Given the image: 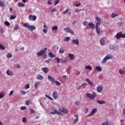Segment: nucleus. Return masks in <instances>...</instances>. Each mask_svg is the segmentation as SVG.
<instances>
[{
    "label": "nucleus",
    "instance_id": "1",
    "mask_svg": "<svg viewBox=\"0 0 125 125\" xmlns=\"http://www.w3.org/2000/svg\"><path fill=\"white\" fill-rule=\"evenodd\" d=\"M114 58V56L111 54H108L106 55L105 57L101 61V64H105V63L107 62L108 60H111Z\"/></svg>",
    "mask_w": 125,
    "mask_h": 125
},
{
    "label": "nucleus",
    "instance_id": "2",
    "mask_svg": "<svg viewBox=\"0 0 125 125\" xmlns=\"http://www.w3.org/2000/svg\"><path fill=\"white\" fill-rule=\"evenodd\" d=\"M23 26L24 27V28H27L28 31H30V32H33V31H35V30H36V26L34 25H30V24H29V23H24L23 24Z\"/></svg>",
    "mask_w": 125,
    "mask_h": 125
},
{
    "label": "nucleus",
    "instance_id": "3",
    "mask_svg": "<svg viewBox=\"0 0 125 125\" xmlns=\"http://www.w3.org/2000/svg\"><path fill=\"white\" fill-rule=\"evenodd\" d=\"M46 50H47V48L45 47L42 50H41L39 52L36 53V55L37 57H41V56H42V55L45 54V52H46Z\"/></svg>",
    "mask_w": 125,
    "mask_h": 125
},
{
    "label": "nucleus",
    "instance_id": "4",
    "mask_svg": "<svg viewBox=\"0 0 125 125\" xmlns=\"http://www.w3.org/2000/svg\"><path fill=\"white\" fill-rule=\"evenodd\" d=\"M86 96H87L89 99L93 100V99H94V98H95L97 96L96 93L94 92H93L92 94L87 93H86Z\"/></svg>",
    "mask_w": 125,
    "mask_h": 125
},
{
    "label": "nucleus",
    "instance_id": "5",
    "mask_svg": "<svg viewBox=\"0 0 125 125\" xmlns=\"http://www.w3.org/2000/svg\"><path fill=\"white\" fill-rule=\"evenodd\" d=\"M63 31H64L65 33H69L71 35H74V31H73V30L71 29L70 28H64Z\"/></svg>",
    "mask_w": 125,
    "mask_h": 125
},
{
    "label": "nucleus",
    "instance_id": "6",
    "mask_svg": "<svg viewBox=\"0 0 125 125\" xmlns=\"http://www.w3.org/2000/svg\"><path fill=\"white\" fill-rule=\"evenodd\" d=\"M28 19L29 21H36L37 20V16L30 15L28 16Z\"/></svg>",
    "mask_w": 125,
    "mask_h": 125
},
{
    "label": "nucleus",
    "instance_id": "7",
    "mask_svg": "<svg viewBox=\"0 0 125 125\" xmlns=\"http://www.w3.org/2000/svg\"><path fill=\"white\" fill-rule=\"evenodd\" d=\"M85 81H86V83H88V84L90 85V86H91V87H94V83L93 82H92V81H91L90 80H89V79L86 78L85 79Z\"/></svg>",
    "mask_w": 125,
    "mask_h": 125
},
{
    "label": "nucleus",
    "instance_id": "8",
    "mask_svg": "<svg viewBox=\"0 0 125 125\" xmlns=\"http://www.w3.org/2000/svg\"><path fill=\"white\" fill-rule=\"evenodd\" d=\"M102 125H114L112 122L109 120H106L102 123Z\"/></svg>",
    "mask_w": 125,
    "mask_h": 125
},
{
    "label": "nucleus",
    "instance_id": "9",
    "mask_svg": "<svg viewBox=\"0 0 125 125\" xmlns=\"http://www.w3.org/2000/svg\"><path fill=\"white\" fill-rule=\"evenodd\" d=\"M61 62L62 64H65L66 63H68L69 62V59L65 58L64 57H62L61 59Z\"/></svg>",
    "mask_w": 125,
    "mask_h": 125
},
{
    "label": "nucleus",
    "instance_id": "10",
    "mask_svg": "<svg viewBox=\"0 0 125 125\" xmlns=\"http://www.w3.org/2000/svg\"><path fill=\"white\" fill-rule=\"evenodd\" d=\"M72 43L75 45H79L80 44V41L78 39L72 40Z\"/></svg>",
    "mask_w": 125,
    "mask_h": 125
},
{
    "label": "nucleus",
    "instance_id": "11",
    "mask_svg": "<svg viewBox=\"0 0 125 125\" xmlns=\"http://www.w3.org/2000/svg\"><path fill=\"white\" fill-rule=\"evenodd\" d=\"M103 88H104V87L103 86H98L97 87V91L99 93H101V92H102L103 91Z\"/></svg>",
    "mask_w": 125,
    "mask_h": 125
},
{
    "label": "nucleus",
    "instance_id": "12",
    "mask_svg": "<svg viewBox=\"0 0 125 125\" xmlns=\"http://www.w3.org/2000/svg\"><path fill=\"white\" fill-rule=\"evenodd\" d=\"M48 80L49 82H51L52 83H54V82H55V79L50 75L48 76Z\"/></svg>",
    "mask_w": 125,
    "mask_h": 125
},
{
    "label": "nucleus",
    "instance_id": "13",
    "mask_svg": "<svg viewBox=\"0 0 125 125\" xmlns=\"http://www.w3.org/2000/svg\"><path fill=\"white\" fill-rule=\"evenodd\" d=\"M59 112H62V113H64V114H68V109H66L63 108H60L59 109Z\"/></svg>",
    "mask_w": 125,
    "mask_h": 125
},
{
    "label": "nucleus",
    "instance_id": "14",
    "mask_svg": "<svg viewBox=\"0 0 125 125\" xmlns=\"http://www.w3.org/2000/svg\"><path fill=\"white\" fill-rule=\"evenodd\" d=\"M6 74L7 75V76H10L11 77V76L13 75V72L9 69H8L6 71Z\"/></svg>",
    "mask_w": 125,
    "mask_h": 125
},
{
    "label": "nucleus",
    "instance_id": "15",
    "mask_svg": "<svg viewBox=\"0 0 125 125\" xmlns=\"http://www.w3.org/2000/svg\"><path fill=\"white\" fill-rule=\"evenodd\" d=\"M68 57H69L70 60H75V55H74L73 54H69Z\"/></svg>",
    "mask_w": 125,
    "mask_h": 125
},
{
    "label": "nucleus",
    "instance_id": "16",
    "mask_svg": "<svg viewBox=\"0 0 125 125\" xmlns=\"http://www.w3.org/2000/svg\"><path fill=\"white\" fill-rule=\"evenodd\" d=\"M115 38H116L117 40H120V39L122 38V32L118 33L115 36Z\"/></svg>",
    "mask_w": 125,
    "mask_h": 125
},
{
    "label": "nucleus",
    "instance_id": "17",
    "mask_svg": "<svg viewBox=\"0 0 125 125\" xmlns=\"http://www.w3.org/2000/svg\"><path fill=\"white\" fill-rule=\"evenodd\" d=\"M74 117L76 118L75 120L73 121V123L77 124V123L78 122V121H79V115H78V114H75L74 115Z\"/></svg>",
    "mask_w": 125,
    "mask_h": 125
},
{
    "label": "nucleus",
    "instance_id": "18",
    "mask_svg": "<svg viewBox=\"0 0 125 125\" xmlns=\"http://www.w3.org/2000/svg\"><path fill=\"white\" fill-rule=\"evenodd\" d=\"M53 98L55 99V100H56L57 98H58V93L56 92H54L53 93Z\"/></svg>",
    "mask_w": 125,
    "mask_h": 125
},
{
    "label": "nucleus",
    "instance_id": "19",
    "mask_svg": "<svg viewBox=\"0 0 125 125\" xmlns=\"http://www.w3.org/2000/svg\"><path fill=\"white\" fill-rule=\"evenodd\" d=\"M44 100V99H43V98H40L39 99L38 101L39 102H40L41 106H43V104H42V103H43Z\"/></svg>",
    "mask_w": 125,
    "mask_h": 125
},
{
    "label": "nucleus",
    "instance_id": "20",
    "mask_svg": "<svg viewBox=\"0 0 125 125\" xmlns=\"http://www.w3.org/2000/svg\"><path fill=\"white\" fill-rule=\"evenodd\" d=\"M65 52V48L63 47H61L59 49V53L63 54Z\"/></svg>",
    "mask_w": 125,
    "mask_h": 125
},
{
    "label": "nucleus",
    "instance_id": "21",
    "mask_svg": "<svg viewBox=\"0 0 125 125\" xmlns=\"http://www.w3.org/2000/svg\"><path fill=\"white\" fill-rule=\"evenodd\" d=\"M42 70L45 74H46V73H48V71H49L47 67H42Z\"/></svg>",
    "mask_w": 125,
    "mask_h": 125
},
{
    "label": "nucleus",
    "instance_id": "22",
    "mask_svg": "<svg viewBox=\"0 0 125 125\" xmlns=\"http://www.w3.org/2000/svg\"><path fill=\"white\" fill-rule=\"evenodd\" d=\"M51 114H52V115H55V114H57V115H61L62 113L56 110H54V112H51Z\"/></svg>",
    "mask_w": 125,
    "mask_h": 125
},
{
    "label": "nucleus",
    "instance_id": "23",
    "mask_svg": "<svg viewBox=\"0 0 125 125\" xmlns=\"http://www.w3.org/2000/svg\"><path fill=\"white\" fill-rule=\"evenodd\" d=\"M36 79L39 80V81H42V80L43 79V77L40 74H38L36 77Z\"/></svg>",
    "mask_w": 125,
    "mask_h": 125
},
{
    "label": "nucleus",
    "instance_id": "24",
    "mask_svg": "<svg viewBox=\"0 0 125 125\" xmlns=\"http://www.w3.org/2000/svg\"><path fill=\"white\" fill-rule=\"evenodd\" d=\"M5 96V92L3 91H1L0 92V98L1 99V98H3Z\"/></svg>",
    "mask_w": 125,
    "mask_h": 125
},
{
    "label": "nucleus",
    "instance_id": "25",
    "mask_svg": "<svg viewBox=\"0 0 125 125\" xmlns=\"http://www.w3.org/2000/svg\"><path fill=\"white\" fill-rule=\"evenodd\" d=\"M48 55L50 56L51 58H54V57H56V55L52 53V52H49Z\"/></svg>",
    "mask_w": 125,
    "mask_h": 125
},
{
    "label": "nucleus",
    "instance_id": "26",
    "mask_svg": "<svg viewBox=\"0 0 125 125\" xmlns=\"http://www.w3.org/2000/svg\"><path fill=\"white\" fill-rule=\"evenodd\" d=\"M109 48L111 50H116V47L113 44H109Z\"/></svg>",
    "mask_w": 125,
    "mask_h": 125
},
{
    "label": "nucleus",
    "instance_id": "27",
    "mask_svg": "<svg viewBox=\"0 0 125 125\" xmlns=\"http://www.w3.org/2000/svg\"><path fill=\"white\" fill-rule=\"evenodd\" d=\"M96 112H97V108H93L90 115L91 116H93V115H94Z\"/></svg>",
    "mask_w": 125,
    "mask_h": 125
},
{
    "label": "nucleus",
    "instance_id": "28",
    "mask_svg": "<svg viewBox=\"0 0 125 125\" xmlns=\"http://www.w3.org/2000/svg\"><path fill=\"white\" fill-rule=\"evenodd\" d=\"M88 25H89V27H90L91 29L94 30V27H95V24L94 23L90 22L88 23Z\"/></svg>",
    "mask_w": 125,
    "mask_h": 125
},
{
    "label": "nucleus",
    "instance_id": "29",
    "mask_svg": "<svg viewBox=\"0 0 125 125\" xmlns=\"http://www.w3.org/2000/svg\"><path fill=\"white\" fill-rule=\"evenodd\" d=\"M100 43L103 46L104 45V43H105V38H102L100 40Z\"/></svg>",
    "mask_w": 125,
    "mask_h": 125
},
{
    "label": "nucleus",
    "instance_id": "30",
    "mask_svg": "<svg viewBox=\"0 0 125 125\" xmlns=\"http://www.w3.org/2000/svg\"><path fill=\"white\" fill-rule=\"evenodd\" d=\"M97 103L98 104H100L101 105H103V104H105L106 102L104 101H100V100H97Z\"/></svg>",
    "mask_w": 125,
    "mask_h": 125
},
{
    "label": "nucleus",
    "instance_id": "31",
    "mask_svg": "<svg viewBox=\"0 0 125 125\" xmlns=\"http://www.w3.org/2000/svg\"><path fill=\"white\" fill-rule=\"evenodd\" d=\"M95 69L98 72H101V71H102V67L98 65L96 66Z\"/></svg>",
    "mask_w": 125,
    "mask_h": 125
},
{
    "label": "nucleus",
    "instance_id": "32",
    "mask_svg": "<svg viewBox=\"0 0 125 125\" xmlns=\"http://www.w3.org/2000/svg\"><path fill=\"white\" fill-rule=\"evenodd\" d=\"M18 5L19 6V7H25V4L22 3V2H19L18 4Z\"/></svg>",
    "mask_w": 125,
    "mask_h": 125
},
{
    "label": "nucleus",
    "instance_id": "33",
    "mask_svg": "<svg viewBox=\"0 0 125 125\" xmlns=\"http://www.w3.org/2000/svg\"><path fill=\"white\" fill-rule=\"evenodd\" d=\"M56 61L57 64H59L60 63V62L61 61V59L58 57H56L54 59Z\"/></svg>",
    "mask_w": 125,
    "mask_h": 125
},
{
    "label": "nucleus",
    "instance_id": "34",
    "mask_svg": "<svg viewBox=\"0 0 125 125\" xmlns=\"http://www.w3.org/2000/svg\"><path fill=\"white\" fill-rule=\"evenodd\" d=\"M85 69H87L88 70L91 71V70H92V67L91 65H86L85 66Z\"/></svg>",
    "mask_w": 125,
    "mask_h": 125
},
{
    "label": "nucleus",
    "instance_id": "35",
    "mask_svg": "<svg viewBox=\"0 0 125 125\" xmlns=\"http://www.w3.org/2000/svg\"><path fill=\"white\" fill-rule=\"evenodd\" d=\"M6 57L8 59L9 58H11V57H12V54L10 53H7L6 55Z\"/></svg>",
    "mask_w": 125,
    "mask_h": 125
},
{
    "label": "nucleus",
    "instance_id": "36",
    "mask_svg": "<svg viewBox=\"0 0 125 125\" xmlns=\"http://www.w3.org/2000/svg\"><path fill=\"white\" fill-rule=\"evenodd\" d=\"M58 30V26L54 25L52 27V31H57Z\"/></svg>",
    "mask_w": 125,
    "mask_h": 125
},
{
    "label": "nucleus",
    "instance_id": "37",
    "mask_svg": "<svg viewBox=\"0 0 125 125\" xmlns=\"http://www.w3.org/2000/svg\"><path fill=\"white\" fill-rule=\"evenodd\" d=\"M0 7H4V6H5L4 2L1 0H0Z\"/></svg>",
    "mask_w": 125,
    "mask_h": 125
},
{
    "label": "nucleus",
    "instance_id": "38",
    "mask_svg": "<svg viewBox=\"0 0 125 125\" xmlns=\"http://www.w3.org/2000/svg\"><path fill=\"white\" fill-rule=\"evenodd\" d=\"M96 31L97 34L100 35V27H96Z\"/></svg>",
    "mask_w": 125,
    "mask_h": 125
},
{
    "label": "nucleus",
    "instance_id": "39",
    "mask_svg": "<svg viewBox=\"0 0 125 125\" xmlns=\"http://www.w3.org/2000/svg\"><path fill=\"white\" fill-rule=\"evenodd\" d=\"M118 15H119V14H115L114 13H113L111 15V17L112 18H115V17H117V16H118Z\"/></svg>",
    "mask_w": 125,
    "mask_h": 125
},
{
    "label": "nucleus",
    "instance_id": "40",
    "mask_svg": "<svg viewBox=\"0 0 125 125\" xmlns=\"http://www.w3.org/2000/svg\"><path fill=\"white\" fill-rule=\"evenodd\" d=\"M40 85V82H37L35 83L34 86L35 88H37L38 86Z\"/></svg>",
    "mask_w": 125,
    "mask_h": 125
},
{
    "label": "nucleus",
    "instance_id": "41",
    "mask_svg": "<svg viewBox=\"0 0 125 125\" xmlns=\"http://www.w3.org/2000/svg\"><path fill=\"white\" fill-rule=\"evenodd\" d=\"M101 22H97L96 23L95 28H100Z\"/></svg>",
    "mask_w": 125,
    "mask_h": 125
},
{
    "label": "nucleus",
    "instance_id": "42",
    "mask_svg": "<svg viewBox=\"0 0 125 125\" xmlns=\"http://www.w3.org/2000/svg\"><path fill=\"white\" fill-rule=\"evenodd\" d=\"M16 18V15H10V20H13Z\"/></svg>",
    "mask_w": 125,
    "mask_h": 125
},
{
    "label": "nucleus",
    "instance_id": "43",
    "mask_svg": "<svg viewBox=\"0 0 125 125\" xmlns=\"http://www.w3.org/2000/svg\"><path fill=\"white\" fill-rule=\"evenodd\" d=\"M119 74H121V75H125V70H120L119 71Z\"/></svg>",
    "mask_w": 125,
    "mask_h": 125
},
{
    "label": "nucleus",
    "instance_id": "44",
    "mask_svg": "<svg viewBox=\"0 0 125 125\" xmlns=\"http://www.w3.org/2000/svg\"><path fill=\"white\" fill-rule=\"evenodd\" d=\"M30 115H33V114H35V110L33 109H30Z\"/></svg>",
    "mask_w": 125,
    "mask_h": 125
},
{
    "label": "nucleus",
    "instance_id": "45",
    "mask_svg": "<svg viewBox=\"0 0 125 125\" xmlns=\"http://www.w3.org/2000/svg\"><path fill=\"white\" fill-rule=\"evenodd\" d=\"M70 9L69 8H67L64 11L62 12V14L65 15L67 14V12H69Z\"/></svg>",
    "mask_w": 125,
    "mask_h": 125
},
{
    "label": "nucleus",
    "instance_id": "46",
    "mask_svg": "<svg viewBox=\"0 0 125 125\" xmlns=\"http://www.w3.org/2000/svg\"><path fill=\"white\" fill-rule=\"evenodd\" d=\"M54 83L57 84L58 86H59V85H61V83H59V82L57 81H55Z\"/></svg>",
    "mask_w": 125,
    "mask_h": 125
},
{
    "label": "nucleus",
    "instance_id": "47",
    "mask_svg": "<svg viewBox=\"0 0 125 125\" xmlns=\"http://www.w3.org/2000/svg\"><path fill=\"white\" fill-rule=\"evenodd\" d=\"M31 104V101L30 100H28L25 102V104L26 106H29Z\"/></svg>",
    "mask_w": 125,
    "mask_h": 125
},
{
    "label": "nucleus",
    "instance_id": "48",
    "mask_svg": "<svg viewBox=\"0 0 125 125\" xmlns=\"http://www.w3.org/2000/svg\"><path fill=\"white\" fill-rule=\"evenodd\" d=\"M22 123H24V124L27 123V119L25 117H23L22 119Z\"/></svg>",
    "mask_w": 125,
    "mask_h": 125
},
{
    "label": "nucleus",
    "instance_id": "49",
    "mask_svg": "<svg viewBox=\"0 0 125 125\" xmlns=\"http://www.w3.org/2000/svg\"><path fill=\"white\" fill-rule=\"evenodd\" d=\"M69 41H70V37H65L64 40V42H69Z\"/></svg>",
    "mask_w": 125,
    "mask_h": 125
},
{
    "label": "nucleus",
    "instance_id": "50",
    "mask_svg": "<svg viewBox=\"0 0 125 125\" xmlns=\"http://www.w3.org/2000/svg\"><path fill=\"white\" fill-rule=\"evenodd\" d=\"M20 109L21 111H25L27 109V107L26 106H21Z\"/></svg>",
    "mask_w": 125,
    "mask_h": 125
},
{
    "label": "nucleus",
    "instance_id": "51",
    "mask_svg": "<svg viewBox=\"0 0 125 125\" xmlns=\"http://www.w3.org/2000/svg\"><path fill=\"white\" fill-rule=\"evenodd\" d=\"M43 33H44V34H46L47 33V32H48V29H43L42 30Z\"/></svg>",
    "mask_w": 125,
    "mask_h": 125
},
{
    "label": "nucleus",
    "instance_id": "52",
    "mask_svg": "<svg viewBox=\"0 0 125 125\" xmlns=\"http://www.w3.org/2000/svg\"><path fill=\"white\" fill-rule=\"evenodd\" d=\"M75 105H77V106H79V105H81V102L79 101H77L75 102Z\"/></svg>",
    "mask_w": 125,
    "mask_h": 125
},
{
    "label": "nucleus",
    "instance_id": "53",
    "mask_svg": "<svg viewBox=\"0 0 125 125\" xmlns=\"http://www.w3.org/2000/svg\"><path fill=\"white\" fill-rule=\"evenodd\" d=\"M18 29H19V26L18 25H15V26H14V30L15 31H17V30H18Z\"/></svg>",
    "mask_w": 125,
    "mask_h": 125
},
{
    "label": "nucleus",
    "instance_id": "54",
    "mask_svg": "<svg viewBox=\"0 0 125 125\" xmlns=\"http://www.w3.org/2000/svg\"><path fill=\"white\" fill-rule=\"evenodd\" d=\"M52 13H53L54 12H56V11H57V9H56V8H54L53 9H52L51 10Z\"/></svg>",
    "mask_w": 125,
    "mask_h": 125
},
{
    "label": "nucleus",
    "instance_id": "55",
    "mask_svg": "<svg viewBox=\"0 0 125 125\" xmlns=\"http://www.w3.org/2000/svg\"><path fill=\"white\" fill-rule=\"evenodd\" d=\"M20 94H22V95H25V94H26V92L25 91L21 90L20 91Z\"/></svg>",
    "mask_w": 125,
    "mask_h": 125
},
{
    "label": "nucleus",
    "instance_id": "56",
    "mask_svg": "<svg viewBox=\"0 0 125 125\" xmlns=\"http://www.w3.org/2000/svg\"><path fill=\"white\" fill-rule=\"evenodd\" d=\"M62 78H63V80H64L65 81H67V80H68V77H67V76H66V75H63V76H62Z\"/></svg>",
    "mask_w": 125,
    "mask_h": 125
},
{
    "label": "nucleus",
    "instance_id": "57",
    "mask_svg": "<svg viewBox=\"0 0 125 125\" xmlns=\"http://www.w3.org/2000/svg\"><path fill=\"white\" fill-rule=\"evenodd\" d=\"M95 19L96 20V21H97V22H101V20H100V18H99L98 17H96L95 18Z\"/></svg>",
    "mask_w": 125,
    "mask_h": 125
},
{
    "label": "nucleus",
    "instance_id": "58",
    "mask_svg": "<svg viewBox=\"0 0 125 125\" xmlns=\"http://www.w3.org/2000/svg\"><path fill=\"white\" fill-rule=\"evenodd\" d=\"M4 24L6 26H9V25H10V23H9V22L7 21H5L4 22Z\"/></svg>",
    "mask_w": 125,
    "mask_h": 125
},
{
    "label": "nucleus",
    "instance_id": "59",
    "mask_svg": "<svg viewBox=\"0 0 125 125\" xmlns=\"http://www.w3.org/2000/svg\"><path fill=\"white\" fill-rule=\"evenodd\" d=\"M4 46L0 44V49H1V50H4Z\"/></svg>",
    "mask_w": 125,
    "mask_h": 125
},
{
    "label": "nucleus",
    "instance_id": "60",
    "mask_svg": "<svg viewBox=\"0 0 125 125\" xmlns=\"http://www.w3.org/2000/svg\"><path fill=\"white\" fill-rule=\"evenodd\" d=\"M82 5V3L80 2L78 4H75V6H76V7H78L79 6H80Z\"/></svg>",
    "mask_w": 125,
    "mask_h": 125
},
{
    "label": "nucleus",
    "instance_id": "61",
    "mask_svg": "<svg viewBox=\"0 0 125 125\" xmlns=\"http://www.w3.org/2000/svg\"><path fill=\"white\" fill-rule=\"evenodd\" d=\"M88 23V22H87V21H84L83 22V25L86 26V25H87Z\"/></svg>",
    "mask_w": 125,
    "mask_h": 125
},
{
    "label": "nucleus",
    "instance_id": "62",
    "mask_svg": "<svg viewBox=\"0 0 125 125\" xmlns=\"http://www.w3.org/2000/svg\"><path fill=\"white\" fill-rule=\"evenodd\" d=\"M59 0H57L56 1H55V2L54 3V5H57V4H58V3H59Z\"/></svg>",
    "mask_w": 125,
    "mask_h": 125
},
{
    "label": "nucleus",
    "instance_id": "63",
    "mask_svg": "<svg viewBox=\"0 0 125 125\" xmlns=\"http://www.w3.org/2000/svg\"><path fill=\"white\" fill-rule=\"evenodd\" d=\"M121 38L122 39H125V34H123V33L121 32Z\"/></svg>",
    "mask_w": 125,
    "mask_h": 125
},
{
    "label": "nucleus",
    "instance_id": "64",
    "mask_svg": "<svg viewBox=\"0 0 125 125\" xmlns=\"http://www.w3.org/2000/svg\"><path fill=\"white\" fill-rule=\"evenodd\" d=\"M50 61H51V59H49L48 60H46L45 61L46 63H47V64H48L49 63V62H50Z\"/></svg>",
    "mask_w": 125,
    "mask_h": 125
}]
</instances>
